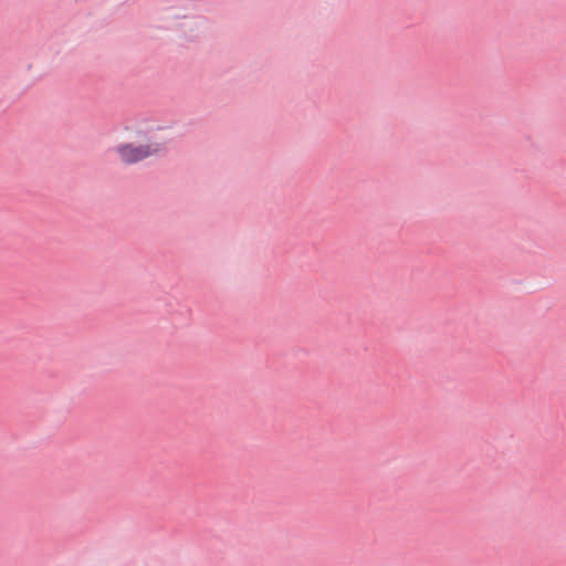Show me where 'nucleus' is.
Listing matches in <instances>:
<instances>
[{
	"mask_svg": "<svg viewBox=\"0 0 566 566\" xmlns=\"http://www.w3.org/2000/svg\"><path fill=\"white\" fill-rule=\"evenodd\" d=\"M166 150V144L163 142L150 140L146 144L136 145L133 143H123L116 146L115 151L118 158L128 165L139 163L149 157H155Z\"/></svg>",
	"mask_w": 566,
	"mask_h": 566,
	"instance_id": "nucleus-1",
	"label": "nucleus"
}]
</instances>
